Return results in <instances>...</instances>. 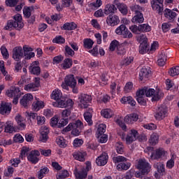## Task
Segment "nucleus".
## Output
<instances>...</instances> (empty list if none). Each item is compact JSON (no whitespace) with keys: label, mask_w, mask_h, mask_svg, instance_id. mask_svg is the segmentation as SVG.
I'll return each mask as SVG.
<instances>
[{"label":"nucleus","mask_w":179,"mask_h":179,"mask_svg":"<svg viewBox=\"0 0 179 179\" xmlns=\"http://www.w3.org/2000/svg\"><path fill=\"white\" fill-rule=\"evenodd\" d=\"M52 100H55L56 103L54 104L56 107L64 108L65 107H72L73 106V101L72 99L62 96V92L59 90H55L50 94Z\"/></svg>","instance_id":"1"},{"label":"nucleus","mask_w":179,"mask_h":179,"mask_svg":"<svg viewBox=\"0 0 179 179\" xmlns=\"http://www.w3.org/2000/svg\"><path fill=\"white\" fill-rule=\"evenodd\" d=\"M78 83L75 78L73 74L67 75L64 78V83H62V87L64 90H69V87L72 89V92L74 94H78L79 93V89L76 86Z\"/></svg>","instance_id":"2"},{"label":"nucleus","mask_w":179,"mask_h":179,"mask_svg":"<svg viewBox=\"0 0 179 179\" xmlns=\"http://www.w3.org/2000/svg\"><path fill=\"white\" fill-rule=\"evenodd\" d=\"M83 129V123L80 120H76L74 122L69 123V124L63 129L62 132H69L71 131V135L73 136H79L82 129Z\"/></svg>","instance_id":"3"},{"label":"nucleus","mask_w":179,"mask_h":179,"mask_svg":"<svg viewBox=\"0 0 179 179\" xmlns=\"http://www.w3.org/2000/svg\"><path fill=\"white\" fill-rule=\"evenodd\" d=\"M22 20H23L22 15L16 14L13 16V20L8 21L6 29L10 30L11 29H16V30H20L21 29H23L24 24Z\"/></svg>","instance_id":"4"},{"label":"nucleus","mask_w":179,"mask_h":179,"mask_svg":"<svg viewBox=\"0 0 179 179\" xmlns=\"http://www.w3.org/2000/svg\"><path fill=\"white\" fill-rule=\"evenodd\" d=\"M129 29L134 34H139L140 33H149L152 31V27L149 24H141L137 26L136 24L131 25Z\"/></svg>","instance_id":"5"},{"label":"nucleus","mask_w":179,"mask_h":179,"mask_svg":"<svg viewBox=\"0 0 179 179\" xmlns=\"http://www.w3.org/2000/svg\"><path fill=\"white\" fill-rule=\"evenodd\" d=\"M115 33L117 34V36H122L123 38H132V37H134L132 33L128 30V28L124 24L117 27L115 30Z\"/></svg>","instance_id":"6"},{"label":"nucleus","mask_w":179,"mask_h":179,"mask_svg":"<svg viewBox=\"0 0 179 179\" xmlns=\"http://www.w3.org/2000/svg\"><path fill=\"white\" fill-rule=\"evenodd\" d=\"M137 169L139 171H141L143 175H146L150 173L152 166L149 162H146V159H140L137 165Z\"/></svg>","instance_id":"7"},{"label":"nucleus","mask_w":179,"mask_h":179,"mask_svg":"<svg viewBox=\"0 0 179 179\" xmlns=\"http://www.w3.org/2000/svg\"><path fill=\"white\" fill-rule=\"evenodd\" d=\"M164 0H152L150 1V5L152 7V10H155L157 12L158 15L162 16L163 15L164 10Z\"/></svg>","instance_id":"8"},{"label":"nucleus","mask_w":179,"mask_h":179,"mask_svg":"<svg viewBox=\"0 0 179 179\" xmlns=\"http://www.w3.org/2000/svg\"><path fill=\"white\" fill-rule=\"evenodd\" d=\"M106 22L108 26H111V27L118 26L120 22V17L115 14H110L107 16Z\"/></svg>","instance_id":"9"},{"label":"nucleus","mask_w":179,"mask_h":179,"mask_svg":"<svg viewBox=\"0 0 179 179\" xmlns=\"http://www.w3.org/2000/svg\"><path fill=\"white\" fill-rule=\"evenodd\" d=\"M40 62L34 61L29 66V71L31 75L38 76L41 73V69L40 68Z\"/></svg>","instance_id":"10"},{"label":"nucleus","mask_w":179,"mask_h":179,"mask_svg":"<svg viewBox=\"0 0 179 179\" xmlns=\"http://www.w3.org/2000/svg\"><path fill=\"white\" fill-rule=\"evenodd\" d=\"M40 151L37 150H31L27 156L28 162H30L32 164H37L40 161Z\"/></svg>","instance_id":"11"},{"label":"nucleus","mask_w":179,"mask_h":179,"mask_svg":"<svg viewBox=\"0 0 179 179\" xmlns=\"http://www.w3.org/2000/svg\"><path fill=\"white\" fill-rule=\"evenodd\" d=\"M166 117H167V108L164 106L158 107L155 114V118L158 121H162V120H164Z\"/></svg>","instance_id":"12"},{"label":"nucleus","mask_w":179,"mask_h":179,"mask_svg":"<svg viewBox=\"0 0 179 179\" xmlns=\"http://www.w3.org/2000/svg\"><path fill=\"white\" fill-rule=\"evenodd\" d=\"M34 82L26 85L24 87V90H27V92H36L37 88L40 87V78H34Z\"/></svg>","instance_id":"13"},{"label":"nucleus","mask_w":179,"mask_h":179,"mask_svg":"<svg viewBox=\"0 0 179 179\" xmlns=\"http://www.w3.org/2000/svg\"><path fill=\"white\" fill-rule=\"evenodd\" d=\"M145 96L146 97H152V101H159L160 100V96H159V92H156L155 89L149 88L145 87Z\"/></svg>","instance_id":"14"},{"label":"nucleus","mask_w":179,"mask_h":179,"mask_svg":"<svg viewBox=\"0 0 179 179\" xmlns=\"http://www.w3.org/2000/svg\"><path fill=\"white\" fill-rule=\"evenodd\" d=\"M23 48L22 46L15 47L13 50V58L17 62H20V60L23 58Z\"/></svg>","instance_id":"15"},{"label":"nucleus","mask_w":179,"mask_h":179,"mask_svg":"<svg viewBox=\"0 0 179 179\" xmlns=\"http://www.w3.org/2000/svg\"><path fill=\"white\" fill-rule=\"evenodd\" d=\"M138 135H139V133L138 132V131L135 129H131L130 132L127 134L125 138L127 145H131V143H132L133 142H135Z\"/></svg>","instance_id":"16"},{"label":"nucleus","mask_w":179,"mask_h":179,"mask_svg":"<svg viewBox=\"0 0 179 179\" xmlns=\"http://www.w3.org/2000/svg\"><path fill=\"white\" fill-rule=\"evenodd\" d=\"M96 163L97 166H106L108 163V154L106 152H102L100 156L96 159Z\"/></svg>","instance_id":"17"},{"label":"nucleus","mask_w":179,"mask_h":179,"mask_svg":"<svg viewBox=\"0 0 179 179\" xmlns=\"http://www.w3.org/2000/svg\"><path fill=\"white\" fill-rule=\"evenodd\" d=\"M32 102L33 95L31 94H26L20 101L21 106L24 107V108H26V107H29V106H31Z\"/></svg>","instance_id":"18"},{"label":"nucleus","mask_w":179,"mask_h":179,"mask_svg":"<svg viewBox=\"0 0 179 179\" xmlns=\"http://www.w3.org/2000/svg\"><path fill=\"white\" fill-rule=\"evenodd\" d=\"M8 97H22V92L19 87H12L10 90L6 91Z\"/></svg>","instance_id":"19"},{"label":"nucleus","mask_w":179,"mask_h":179,"mask_svg":"<svg viewBox=\"0 0 179 179\" xmlns=\"http://www.w3.org/2000/svg\"><path fill=\"white\" fill-rule=\"evenodd\" d=\"M87 152L86 151H76L73 153V157L78 162H85Z\"/></svg>","instance_id":"20"},{"label":"nucleus","mask_w":179,"mask_h":179,"mask_svg":"<svg viewBox=\"0 0 179 179\" xmlns=\"http://www.w3.org/2000/svg\"><path fill=\"white\" fill-rule=\"evenodd\" d=\"M12 111V106L8 103H2L0 106V114L1 115H9Z\"/></svg>","instance_id":"21"},{"label":"nucleus","mask_w":179,"mask_h":179,"mask_svg":"<svg viewBox=\"0 0 179 179\" xmlns=\"http://www.w3.org/2000/svg\"><path fill=\"white\" fill-rule=\"evenodd\" d=\"M138 120H139V116L136 113H131L124 117V122L127 124H134V122H136Z\"/></svg>","instance_id":"22"},{"label":"nucleus","mask_w":179,"mask_h":179,"mask_svg":"<svg viewBox=\"0 0 179 179\" xmlns=\"http://www.w3.org/2000/svg\"><path fill=\"white\" fill-rule=\"evenodd\" d=\"M164 155H166V153L163 148H158L155 152H152L150 157L153 160H159V159H162V157L164 156Z\"/></svg>","instance_id":"23"},{"label":"nucleus","mask_w":179,"mask_h":179,"mask_svg":"<svg viewBox=\"0 0 179 179\" xmlns=\"http://www.w3.org/2000/svg\"><path fill=\"white\" fill-rule=\"evenodd\" d=\"M132 23L134 24H141L145 22V17H143V13H137V14H134V16L131 19Z\"/></svg>","instance_id":"24"},{"label":"nucleus","mask_w":179,"mask_h":179,"mask_svg":"<svg viewBox=\"0 0 179 179\" xmlns=\"http://www.w3.org/2000/svg\"><path fill=\"white\" fill-rule=\"evenodd\" d=\"M120 103H122V104H129L131 107L136 106V101L132 96H123L120 99Z\"/></svg>","instance_id":"25"},{"label":"nucleus","mask_w":179,"mask_h":179,"mask_svg":"<svg viewBox=\"0 0 179 179\" xmlns=\"http://www.w3.org/2000/svg\"><path fill=\"white\" fill-rule=\"evenodd\" d=\"M114 13H117V7L114 4H107L104 8V15H114Z\"/></svg>","instance_id":"26"},{"label":"nucleus","mask_w":179,"mask_h":179,"mask_svg":"<svg viewBox=\"0 0 179 179\" xmlns=\"http://www.w3.org/2000/svg\"><path fill=\"white\" fill-rule=\"evenodd\" d=\"M149 76H150V69H149V67L142 68L139 72L140 80H143V79H148Z\"/></svg>","instance_id":"27"},{"label":"nucleus","mask_w":179,"mask_h":179,"mask_svg":"<svg viewBox=\"0 0 179 179\" xmlns=\"http://www.w3.org/2000/svg\"><path fill=\"white\" fill-rule=\"evenodd\" d=\"M92 101V96L86 94H82L80 98V101L81 104L84 105L85 108L89 106L90 101Z\"/></svg>","instance_id":"28"},{"label":"nucleus","mask_w":179,"mask_h":179,"mask_svg":"<svg viewBox=\"0 0 179 179\" xmlns=\"http://www.w3.org/2000/svg\"><path fill=\"white\" fill-rule=\"evenodd\" d=\"M164 16H165L166 19L174 22V19H176V16H177V13L171 10L169 8H166L164 11Z\"/></svg>","instance_id":"29"},{"label":"nucleus","mask_w":179,"mask_h":179,"mask_svg":"<svg viewBox=\"0 0 179 179\" xmlns=\"http://www.w3.org/2000/svg\"><path fill=\"white\" fill-rule=\"evenodd\" d=\"M73 65V60L71 58H66L64 59L63 63L61 64V67L64 71L66 69H71Z\"/></svg>","instance_id":"30"},{"label":"nucleus","mask_w":179,"mask_h":179,"mask_svg":"<svg viewBox=\"0 0 179 179\" xmlns=\"http://www.w3.org/2000/svg\"><path fill=\"white\" fill-rule=\"evenodd\" d=\"M61 29L62 30H66L69 31L71 30H76V29H78V24L73 22H66L61 27Z\"/></svg>","instance_id":"31"},{"label":"nucleus","mask_w":179,"mask_h":179,"mask_svg":"<svg viewBox=\"0 0 179 179\" xmlns=\"http://www.w3.org/2000/svg\"><path fill=\"white\" fill-rule=\"evenodd\" d=\"M117 9L124 16L128 15V6L124 3H116Z\"/></svg>","instance_id":"32"},{"label":"nucleus","mask_w":179,"mask_h":179,"mask_svg":"<svg viewBox=\"0 0 179 179\" xmlns=\"http://www.w3.org/2000/svg\"><path fill=\"white\" fill-rule=\"evenodd\" d=\"M50 134V129L48 127H44L43 129L41 131L40 139L41 142L45 143L46 141H48V134Z\"/></svg>","instance_id":"33"},{"label":"nucleus","mask_w":179,"mask_h":179,"mask_svg":"<svg viewBox=\"0 0 179 179\" xmlns=\"http://www.w3.org/2000/svg\"><path fill=\"white\" fill-rule=\"evenodd\" d=\"M149 47L150 45L148 43H140L138 52L142 55L146 54V52H149Z\"/></svg>","instance_id":"34"},{"label":"nucleus","mask_w":179,"mask_h":179,"mask_svg":"<svg viewBox=\"0 0 179 179\" xmlns=\"http://www.w3.org/2000/svg\"><path fill=\"white\" fill-rule=\"evenodd\" d=\"M106 129L107 126L105 124H100L96 130V138H100L101 135H105L104 134Z\"/></svg>","instance_id":"35"},{"label":"nucleus","mask_w":179,"mask_h":179,"mask_svg":"<svg viewBox=\"0 0 179 179\" xmlns=\"http://www.w3.org/2000/svg\"><path fill=\"white\" fill-rule=\"evenodd\" d=\"M92 111H93V109L89 108V112H85L84 113V118L86 122H87L88 125H90V127H91V125H93V120H92Z\"/></svg>","instance_id":"36"},{"label":"nucleus","mask_w":179,"mask_h":179,"mask_svg":"<svg viewBox=\"0 0 179 179\" xmlns=\"http://www.w3.org/2000/svg\"><path fill=\"white\" fill-rule=\"evenodd\" d=\"M101 115L103 118H111L114 115V112L110 108L103 109L101 111Z\"/></svg>","instance_id":"37"},{"label":"nucleus","mask_w":179,"mask_h":179,"mask_svg":"<svg viewBox=\"0 0 179 179\" xmlns=\"http://www.w3.org/2000/svg\"><path fill=\"white\" fill-rule=\"evenodd\" d=\"M131 167V162H120L117 165V170L118 171H122V170L127 171Z\"/></svg>","instance_id":"38"},{"label":"nucleus","mask_w":179,"mask_h":179,"mask_svg":"<svg viewBox=\"0 0 179 179\" xmlns=\"http://www.w3.org/2000/svg\"><path fill=\"white\" fill-rule=\"evenodd\" d=\"M93 44H94V41L91 38H85L83 40V47L86 50H92L93 48Z\"/></svg>","instance_id":"39"},{"label":"nucleus","mask_w":179,"mask_h":179,"mask_svg":"<svg viewBox=\"0 0 179 179\" xmlns=\"http://www.w3.org/2000/svg\"><path fill=\"white\" fill-rule=\"evenodd\" d=\"M149 143L151 146H156L159 143V136L156 134H152L149 139Z\"/></svg>","instance_id":"40"},{"label":"nucleus","mask_w":179,"mask_h":179,"mask_svg":"<svg viewBox=\"0 0 179 179\" xmlns=\"http://www.w3.org/2000/svg\"><path fill=\"white\" fill-rule=\"evenodd\" d=\"M32 107L34 111H38L39 110H41V108H44V102L43 101H37L36 102H34Z\"/></svg>","instance_id":"41"},{"label":"nucleus","mask_w":179,"mask_h":179,"mask_svg":"<svg viewBox=\"0 0 179 179\" xmlns=\"http://www.w3.org/2000/svg\"><path fill=\"white\" fill-rule=\"evenodd\" d=\"M15 120L19 129H24L26 128V124H24V120H23V117H22V116H17Z\"/></svg>","instance_id":"42"},{"label":"nucleus","mask_w":179,"mask_h":179,"mask_svg":"<svg viewBox=\"0 0 179 179\" xmlns=\"http://www.w3.org/2000/svg\"><path fill=\"white\" fill-rule=\"evenodd\" d=\"M48 171H50V170L47 167L41 169L40 171H38V173H37L38 178V179L44 178V177H45V174H47V173H48Z\"/></svg>","instance_id":"43"},{"label":"nucleus","mask_w":179,"mask_h":179,"mask_svg":"<svg viewBox=\"0 0 179 179\" xmlns=\"http://www.w3.org/2000/svg\"><path fill=\"white\" fill-rule=\"evenodd\" d=\"M154 167L155 169H157L159 174H162V173H164V171H166L164 168V164L162 162H157L154 164Z\"/></svg>","instance_id":"44"},{"label":"nucleus","mask_w":179,"mask_h":179,"mask_svg":"<svg viewBox=\"0 0 179 179\" xmlns=\"http://www.w3.org/2000/svg\"><path fill=\"white\" fill-rule=\"evenodd\" d=\"M167 62V56L166 55H160L159 59L157 60V64L159 66H164L166 65V62Z\"/></svg>","instance_id":"45"},{"label":"nucleus","mask_w":179,"mask_h":179,"mask_svg":"<svg viewBox=\"0 0 179 179\" xmlns=\"http://www.w3.org/2000/svg\"><path fill=\"white\" fill-rule=\"evenodd\" d=\"M169 73L171 76H178L179 75V66H175L170 69Z\"/></svg>","instance_id":"46"},{"label":"nucleus","mask_w":179,"mask_h":179,"mask_svg":"<svg viewBox=\"0 0 179 179\" xmlns=\"http://www.w3.org/2000/svg\"><path fill=\"white\" fill-rule=\"evenodd\" d=\"M174 159H176V155H172L171 157V159L167 161L166 162V168L169 169L170 170L173 169L176 164V162L174 161Z\"/></svg>","instance_id":"47"},{"label":"nucleus","mask_w":179,"mask_h":179,"mask_svg":"<svg viewBox=\"0 0 179 179\" xmlns=\"http://www.w3.org/2000/svg\"><path fill=\"white\" fill-rule=\"evenodd\" d=\"M119 46H120V42H118V41L117 40H113L110 43L109 51L113 52V51H115V48L117 49Z\"/></svg>","instance_id":"48"},{"label":"nucleus","mask_w":179,"mask_h":179,"mask_svg":"<svg viewBox=\"0 0 179 179\" xmlns=\"http://www.w3.org/2000/svg\"><path fill=\"white\" fill-rule=\"evenodd\" d=\"M3 125V128H4V131L6 132L7 134H13V132H15V127L10 124H6V125L5 126V124L3 123H1Z\"/></svg>","instance_id":"49"},{"label":"nucleus","mask_w":179,"mask_h":179,"mask_svg":"<svg viewBox=\"0 0 179 179\" xmlns=\"http://www.w3.org/2000/svg\"><path fill=\"white\" fill-rule=\"evenodd\" d=\"M130 10H131V12L134 13V15L142 13V8L141 7V6L136 4L131 6Z\"/></svg>","instance_id":"50"},{"label":"nucleus","mask_w":179,"mask_h":179,"mask_svg":"<svg viewBox=\"0 0 179 179\" xmlns=\"http://www.w3.org/2000/svg\"><path fill=\"white\" fill-rule=\"evenodd\" d=\"M100 79L101 80V86H106L108 83V78H107V71H104L100 76Z\"/></svg>","instance_id":"51"},{"label":"nucleus","mask_w":179,"mask_h":179,"mask_svg":"<svg viewBox=\"0 0 179 179\" xmlns=\"http://www.w3.org/2000/svg\"><path fill=\"white\" fill-rule=\"evenodd\" d=\"M86 177H87V173L85 171H83V169L76 173V179H85Z\"/></svg>","instance_id":"52"},{"label":"nucleus","mask_w":179,"mask_h":179,"mask_svg":"<svg viewBox=\"0 0 179 179\" xmlns=\"http://www.w3.org/2000/svg\"><path fill=\"white\" fill-rule=\"evenodd\" d=\"M69 122V120L68 118H62L59 120V123L57 124V128H64L66 125H68Z\"/></svg>","instance_id":"53"},{"label":"nucleus","mask_w":179,"mask_h":179,"mask_svg":"<svg viewBox=\"0 0 179 179\" xmlns=\"http://www.w3.org/2000/svg\"><path fill=\"white\" fill-rule=\"evenodd\" d=\"M64 54L66 57H73L75 55V51L69 45H66Z\"/></svg>","instance_id":"54"},{"label":"nucleus","mask_w":179,"mask_h":179,"mask_svg":"<svg viewBox=\"0 0 179 179\" xmlns=\"http://www.w3.org/2000/svg\"><path fill=\"white\" fill-rule=\"evenodd\" d=\"M73 107V106H72V107H69V106H66L64 108H66L64 110L62 111V115L63 117V118H68V117H69L71 115V109Z\"/></svg>","instance_id":"55"},{"label":"nucleus","mask_w":179,"mask_h":179,"mask_svg":"<svg viewBox=\"0 0 179 179\" xmlns=\"http://www.w3.org/2000/svg\"><path fill=\"white\" fill-rule=\"evenodd\" d=\"M64 61V56L62 55L55 56L52 59L53 65H58V64H61Z\"/></svg>","instance_id":"56"},{"label":"nucleus","mask_w":179,"mask_h":179,"mask_svg":"<svg viewBox=\"0 0 179 179\" xmlns=\"http://www.w3.org/2000/svg\"><path fill=\"white\" fill-rule=\"evenodd\" d=\"M23 15L25 19H29L31 16V7H24L23 9Z\"/></svg>","instance_id":"57"},{"label":"nucleus","mask_w":179,"mask_h":179,"mask_svg":"<svg viewBox=\"0 0 179 179\" xmlns=\"http://www.w3.org/2000/svg\"><path fill=\"white\" fill-rule=\"evenodd\" d=\"M136 101L140 106H146L148 99L145 96H138L136 97Z\"/></svg>","instance_id":"58"},{"label":"nucleus","mask_w":179,"mask_h":179,"mask_svg":"<svg viewBox=\"0 0 179 179\" xmlns=\"http://www.w3.org/2000/svg\"><path fill=\"white\" fill-rule=\"evenodd\" d=\"M56 142L59 148H66V142L63 137H59V138H57Z\"/></svg>","instance_id":"59"},{"label":"nucleus","mask_w":179,"mask_h":179,"mask_svg":"<svg viewBox=\"0 0 179 179\" xmlns=\"http://www.w3.org/2000/svg\"><path fill=\"white\" fill-rule=\"evenodd\" d=\"M52 43L55 44H64L65 43V38L62 36H57L53 38Z\"/></svg>","instance_id":"60"},{"label":"nucleus","mask_w":179,"mask_h":179,"mask_svg":"<svg viewBox=\"0 0 179 179\" xmlns=\"http://www.w3.org/2000/svg\"><path fill=\"white\" fill-rule=\"evenodd\" d=\"M13 141L15 143H23V142H24V138H23V136L20 134H17L14 136Z\"/></svg>","instance_id":"61"},{"label":"nucleus","mask_w":179,"mask_h":179,"mask_svg":"<svg viewBox=\"0 0 179 179\" xmlns=\"http://www.w3.org/2000/svg\"><path fill=\"white\" fill-rule=\"evenodd\" d=\"M103 5L101 0H96V2H92L89 4L90 8H96V9L100 8Z\"/></svg>","instance_id":"62"},{"label":"nucleus","mask_w":179,"mask_h":179,"mask_svg":"<svg viewBox=\"0 0 179 179\" xmlns=\"http://www.w3.org/2000/svg\"><path fill=\"white\" fill-rule=\"evenodd\" d=\"M137 41L140 42L141 43H148V38L146 37L145 34H141L137 36Z\"/></svg>","instance_id":"63"},{"label":"nucleus","mask_w":179,"mask_h":179,"mask_svg":"<svg viewBox=\"0 0 179 179\" xmlns=\"http://www.w3.org/2000/svg\"><path fill=\"white\" fill-rule=\"evenodd\" d=\"M113 163H124V162H127V158L122 156H117L113 158Z\"/></svg>","instance_id":"64"}]
</instances>
